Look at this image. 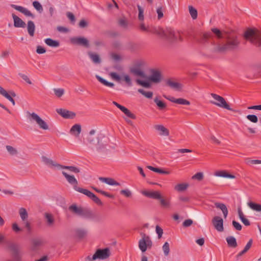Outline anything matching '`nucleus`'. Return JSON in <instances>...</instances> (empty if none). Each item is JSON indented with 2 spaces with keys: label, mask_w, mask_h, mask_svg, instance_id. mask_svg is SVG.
I'll use <instances>...</instances> for the list:
<instances>
[{
  "label": "nucleus",
  "mask_w": 261,
  "mask_h": 261,
  "mask_svg": "<svg viewBox=\"0 0 261 261\" xmlns=\"http://www.w3.org/2000/svg\"><path fill=\"white\" fill-rule=\"evenodd\" d=\"M211 33L203 35L201 39L203 45L213 53L223 54L237 49L240 41L237 35L233 32L227 33L224 36L226 42L224 44L216 43Z\"/></svg>",
  "instance_id": "nucleus-1"
},
{
  "label": "nucleus",
  "mask_w": 261,
  "mask_h": 261,
  "mask_svg": "<svg viewBox=\"0 0 261 261\" xmlns=\"http://www.w3.org/2000/svg\"><path fill=\"white\" fill-rule=\"evenodd\" d=\"M155 33L159 35L162 39L165 40L170 44H173L177 42L182 41V39L178 32H175L171 28H167L166 30L160 29L155 30Z\"/></svg>",
  "instance_id": "nucleus-2"
},
{
  "label": "nucleus",
  "mask_w": 261,
  "mask_h": 261,
  "mask_svg": "<svg viewBox=\"0 0 261 261\" xmlns=\"http://www.w3.org/2000/svg\"><path fill=\"white\" fill-rule=\"evenodd\" d=\"M68 209L72 213L85 219H94L95 218V215L92 211L87 207H78L75 204H73L69 206Z\"/></svg>",
  "instance_id": "nucleus-3"
},
{
  "label": "nucleus",
  "mask_w": 261,
  "mask_h": 261,
  "mask_svg": "<svg viewBox=\"0 0 261 261\" xmlns=\"http://www.w3.org/2000/svg\"><path fill=\"white\" fill-rule=\"evenodd\" d=\"M2 243L6 244L12 252L13 261H21L22 256L19 250V246L10 241H6L4 236L0 233V244Z\"/></svg>",
  "instance_id": "nucleus-4"
},
{
  "label": "nucleus",
  "mask_w": 261,
  "mask_h": 261,
  "mask_svg": "<svg viewBox=\"0 0 261 261\" xmlns=\"http://www.w3.org/2000/svg\"><path fill=\"white\" fill-rule=\"evenodd\" d=\"M245 39L261 48V32L256 29H248L244 35Z\"/></svg>",
  "instance_id": "nucleus-5"
},
{
  "label": "nucleus",
  "mask_w": 261,
  "mask_h": 261,
  "mask_svg": "<svg viewBox=\"0 0 261 261\" xmlns=\"http://www.w3.org/2000/svg\"><path fill=\"white\" fill-rule=\"evenodd\" d=\"M145 65V62L142 60H139L135 62L133 67L129 69V72L135 76H140L142 78H147V76L143 68Z\"/></svg>",
  "instance_id": "nucleus-6"
},
{
  "label": "nucleus",
  "mask_w": 261,
  "mask_h": 261,
  "mask_svg": "<svg viewBox=\"0 0 261 261\" xmlns=\"http://www.w3.org/2000/svg\"><path fill=\"white\" fill-rule=\"evenodd\" d=\"M27 118L31 122H36L39 127L41 129L46 130L48 129V126L46 122L42 119L36 113L27 112Z\"/></svg>",
  "instance_id": "nucleus-7"
},
{
  "label": "nucleus",
  "mask_w": 261,
  "mask_h": 261,
  "mask_svg": "<svg viewBox=\"0 0 261 261\" xmlns=\"http://www.w3.org/2000/svg\"><path fill=\"white\" fill-rule=\"evenodd\" d=\"M212 97L215 99L217 101H211V103L219 107L225 109L226 110L236 112V110L231 109L229 105L227 103L225 99L222 96L215 93H211Z\"/></svg>",
  "instance_id": "nucleus-8"
},
{
  "label": "nucleus",
  "mask_w": 261,
  "mask_h": 261,
  "mask_svg": "<svg viewBox=\"0 0 261 261\" xmlns=\"http://www.w3.org/2000/svg\"><path fill=\"white\" fill-rule=\"evenodd\" d=\"M142 238L139 241V247L142 252L146 251L147 248H151L152 246V242L149 236L144 233L141 234Z\"/></svg>",
  "instance_id": "nucleus-9"
},
{
  "label": "nucleus",
  "mask_w": 261,
  "mask_h": 261,
  "mask_svg": "<svg viewBox=\"0 0 261 261\" xmlns=\"http://www.w3.org/2000/svg\"><path fill=\"white\" fill-rule=\"evenodd\" d=\"M70 43L75 45L80 46L86 48L90 47V43L89 40L85 37L79 36L71 38Z\"/></svg>",
  "instance_id": "nucleus-10"
},
{
  "label": "nucleus",
  "mask_w": 261,
  "mask_h": 261,
  "mask_svg": "<svg viewBox=\"0 0 261 261\" xmlns=\"http://www.w3.org/2000/svg\"><path fill=\"white\" fill-rule=\"evenodd\" d=\"M111 253L108 248L98 249L93 255V259H105L110 256Z\"/></svg>",
  "instance_id": "nucleus-11"
},
{
  "label": "nucleus",
  "mask_w": 261,
  "mask_h": 261,
  "mask_svg": "<svg viewBox=\"0 0 261 261\" xmlns=\"http://www.w3.org/2000/svg\"><path fill=\"white\" fill-rule=\"evenodd\" d=\"M79 192L87 196L97 205H102L103 204L101 201L94 193L90 191L85 189H80Z\"/></svg>",
  "instance_id": "nucleus-12"
},
{
  "label": "nucleus",
  "mask_w": 261,
  "mask_h": 261,
  "mask_svg": "<svg viewBox=\"0 0 261 261\" xmlns=\"http://www.w3.org/2000/svg\"><path fill=\"white\" fill-rule=\"evenodd\" d=\"M150 73L151 75L147 77L149 81L154 83H158L161 82L162 73L160 70L154 69H151Z\"/></svg>",
  "instance_id": "nucleus-13"
},
{
  "label": "nucleus",
  "mask_w": 261,
  "mask_h": 261,
  "mask_svg": "<svg viewBox=\"0 0 261 261\" xmlns=\"http://www.w3.org/2000/svg\"><path fill=\"white\" fill-rule=\"evenodd\" d=\"M62 173L63 175L65 177L68 183L73 186L74 190L79 192V190L80 189H82V188L77 187V180L73 175H70L65 171H62Z\"/></svg>",
  "instance_id": "nucleus-14"
},
{
  "label": "nucleus",
  "mask_w": 261,
  "mask_h": 261,
  "mask_svg": "<svg viewBox=\"0 0 261 261\" xmlns=\"http://www.w3.org/2000/svg\"><path fill=\"white\" fill-rule=\"evenodd\" d=\"M211 30L212 32H207L201 35L200 38L199 40V41L201 44H203L201 42V39L202 38V36L205 34L211 33L213 35V36L215 38L214 40L216 43H220L219 42L217 41V40L220 39L222 38H224V36H223L222 32L219 29L217 28H213Z\"/></svg>",
  "instance_id": "nucleus-15"
},
{
  "label": "nucleus",
  "mask_w": 261,
  "mask_h": 261,
  "mask_svg": "<svg viewBox=\"0 0 261 261\" xmlns=\"http://www.w3.org/2000/svg\"><path fill=\"white\" fill-rule=\"evenodd\" d=\"M56 112L59 115L65 119H73L76 116V114L74 112L66 109L61 108L57 109H56Z\"/></svg>",
  "instance_id": "nucleus-16"
},
{
  "label": "nucleus",
  "mask_w": 261,
  "mask_h": 261,
  "mask_svg": "<svg viewBox=\"0 0 261 261\" xmlns=\"http://www.w3.org/2000/svg\"><path fill=\"white\" fill-rule=\"evenodd\" d=\"M212 223L217 231L222 232L224 230L223 220L220 217L215 216L212 219Z\"/></svg>",
  "instance_id": "nucleus-17"
},
{
  "label": "nucleus",
  "mask_w": 261,
  "mask_h": 261,
  "mask_svg": "<svg viewBox=\"0 0 261 261\" xmlns=\"http://www.w3.org/2000/svg\"><path fill=\"white\" fill-rule=\"evenodd\" d=\"M41 160L42 162L51 168H56L58 170H60L61 165L57 163L56 162L54 161L51 159L47 158L45 156H42Z\"/></svg>",
  "instance_id": "nucleus-18"
},
{
  "label": "nucleus",
  "mask_w": 261,
  "mask_h": 261,
  "mask_svg": "<svg viewBox=\"0 0 261 261\" xmlns=\"http://www.w3.org/2000/svg\"><path fill=\"white\" fill-rule=\"evenodd\" d=\"M10 6L13 9L23 14L26 16L31 17L32 18H35V15L32 13H31V11H30L29 10H28L27 8L23 7L17 6L14 4H11Z\"/></svg>",
  "instance_id": "nucleus-19"
},
{
  "label": "nucleus",
  "mask_w": 261,
  "mask_h": 261,
  "mask_svg": "<svg viewBox=\"0 0 261 261\" xmlns=\"http://www.w3.org/2000/svg\"><path fill=\"white\" fill-rule=\"evenodd\" d=\"M95 130L94 129H92L89 132V135L87 138V141L89 144L91 146H95L99 143V141L100 140L99 137H94L93 135L95 134Z\"/></svg>",
  "instance_id": "nucleus-20"
},
{
  "label": "nucleus",
  "mask_w": 261,
  "mask_h": 261,
  "mask_svg": "<svg viewBox=\"0 0 261 261\" xmlns=\"http://www.w3.org/2000/svg\"><path fill=\"white\" fill-rule=\"evenodd\" d=\"M164 97L166 99L169 100V101H170L172 102L175 103H177L179 105H190V102L189 101H188L184 98H175L173 96H166V95H164Z\"/></svg>",
  "instance_id": "nucleus-21"
},
{
  "label": "nucleus",
  "mask_w": 261,
  "mask_h": 261,
  "mask_svg": "<svg viewBox=\"0 0 261 261\" xmlns=\"http://www.w3.org/2000/svg\"><path fill=\"white\" fill-rule=\"evenodd\" d=\"M142 194L150 198L154 199H159L161 198V195L158 191H143L142 192Z\"/></svg>",
  "instance_id": "nucleus-22"
},
{
  "label": "nucleus",
  "mask_w": 261,
  "mask_h": 261,
  "mask_svg": "<svg viewBox=\"0 0 261 261\" xmlns=\"http://www.w3.org/2000/svg\"><path fill=\"white\" fill-rule=\"evenodd\" d=\"M166 84L171 88L177 91H179L182 88L181 84L172 80L171 79H168L166 81Z\"/></svg>",
  "instance_id": "nucleus-23"
},
{
  "label": "nucleus",
  "mask_w": 261,
  "mask_h": 261,
  "mask_svg": "<svg viewBox=\"0 0 261 261\" xmlns=\"http://www.w3.org/2000/svg\"><path fill=\"white\" fill-rule=\"evenodd\" d=\"M14 21V26L15 28H24L26 26L25 23L18 16L14 14L12 15Z\"/></svg>",
  "instance_id": "nucleus-24"
},
{
  "label": "nucleus",
  "mask_w": 261,
  "mask_h": 261,
  "mask_svg": "<svg viewBox=\"0 0 261 261\" xmlns=\"http://www.w3.org/2000/svg\"><path fill=\"white\" fill-rule=\"evenodd\" d=\"M8 93L2 87L0 86V94L6 97L9 100L11 101L13 98L12 97H15L16 96V93L12 91H10Z\"/></svg>",
  "instance_id": "nucleus-25"
},
{
  "label": "nucleus",
  "mask_w": 261,
  "mask_h": 261,
  "mask_svg": "<svg viewBox=\"0 0 261 261\" xmlns=\"http://www.w3.org/2000/svg\"><path fill=\"white\" fill-rule=\"evenodd\" d=\"M82 131L81 125L79 124L73 125L70 129V133L72 135L77 137Z\"/></svg>",
  "instance_id": "nucleus-26"
},
{
  "label": "nucleus",
  "mask_w": 261,
  "mask_h": 261,
  "mask_svg": "<svg viewBox=\"0 0 261 261\" xmlns=\"http://www.w3.org/2000/svg\"><path fill=\"white\" fill-rule=\"evenodd\" d=\"M154 128L160 132L159 135L160 136H168L169 135V130L163 125H155L154 126Z\"/></svg>",
  "instance_id": "nucleus-27"
},
{
  "label": "nucleus",
  "mask_w": 261,
  "mask_h": 261,
  "mask_svg": "<svg viewBox=\"0 0 261 261\" xmlns=\"http://www.w3.org/2000/svg\"><path fill=\"white\" fill-rule=\"evenodd\" d=\"M215 206L216 207L219 208L222 211L224 218H226L228 213V211L226 205L222 203L215 202Z\"/></svg>",
  "instance_id": "nucleus-28"
},
{
  "label": "nucleus",
  "mask_w": 261,
  "mask_h": 261,
  "mask_svg": "<svg viewBox=\"0 0 261 261\" xmlns=\"http://www.w3.org/2000/svg\"><path fill=\"white\" fill-rule=\"evenodd\" d=\"M99 179L102 182H105L108 185L111 186H119L120 184L115 181L114 179L109 177H100Z\"/></svg>",
  "instance_id": "nucleus-29"
},
{
  "label": "nucleus",
  "mask_w": 261,
  "mask_h": 261,
  "mask_svg": "<svg viewBox=\"0 0 261 261\" xmlns=\"http://www.w3.org/2000/svg\"><path fill=\"white\" fill-rule=\"evenodd\" d=\"M87 54L94 63L99 64L101 62L100 58L98 54L92 53L91 51H88Z\"/></svg>",
  "instance_id": "nucleus-30"
},
{
  "label": "nucleus",
  "mask_w": 261,
  "mask_h": 261,
  "mask_svg": "<svg viewBox=\"0 0 261 261\" xmlns=\"http://www.w3.org/2000/svg\"><path fill=\"white\" fill-rule=\"evenodd\" d=\"M44 244V241L41 238H34L32 240V249L36 250L38 247Z\"/></svg>",
  "instance_id": "nucleus-31"
},
{
  "label": "nucleus",
  "mask_w": 261,
  "mask_h": 261,
  "mask_svg": "<svg viewBox=\"0 0 261 261\" xmlns=\"http://www.w3.org/2000/svg\"><path fill=\"white\" fill-rule=\"evenodd\" d=\"M226 242L228 246L229 247L236 248L237 247L238 244L236 239L233 236H229L226 238Z\"/></svg>",
  "instance_id": "nucleus-32"
},
{
  "label": "nucleus",
  "mask_w": 261,
  "mask_h": 261,
  "mask_svg": "<svg viewBox=\"0 0 261 261\" xmlns=\"http://www.w3.org/2000/svg\"><path fill=\"white\" fill-rule=\"evenodd\" d=\"M27 30L30 36L33 37L34 35L35 25L33 21L29 20L28 22Z\"/></svg>",
  "instance_id": "nucleus-33"
},
{
  "label": "nucleus",
  "mask_w": 261,
  "mask_h": 261,
  "mask_svg": "<svg viewBox=\"0 0 261 261\" xmlns=\"http://www.w3.org/2000/svg\"><path fill=\"white\" fill-rule=\"evenodd\" d=\"M44 217L46 221L47 226H52L55 222V219L51 214L45 213L44 214Z\"/></svg>",
  "instance_id": "nucleus-34"
},
{
  "label": "nucleus",
  "mask_w": 261,
  "mask_h": 261,
  "mask_svg": "<svg viewBox=\"0 0 261 261\" xmlns=\"http://www.w3.org/2000/svg\"><path fill=\"white\" fill-rule=\"evenodd\" d=\"M44 42L47 45L53 47H57L60 45V43L59 41L53 40L49 38L45 39Z\"/></svg>",
  "instance_id": "nucleus-35"
},
{
  "label": "nucleus",
  "mask_w": 261,
  "mask_h": 261,
  "mask_svg": "<svg viewBox=\"0 0 261 261\" xmlns=\"http://www.w3.org/2000/svg\"><path fill=\"white\" fill-rule=\"evenodd\" d=\"M238 214L241 221L245 226H249L250 225L249 221L245 217V216L241 208H238Z\"/></svg>",
  "instance_id": "nucleus-36"
},
{
  "label": "nucleus",
  "mask_w": 261,
  "mask_h": 261,
  "mask_svg": "<svg viewBox=\"0 0 261 261\" xmlns=\"http://www.w3.org/2000/svg\"><path fill=\"white\" fill-rule=\"evenodd\" d=\"M95 77L99 82H100L101 84H102L106 86L113 88L115 86L114 83L107 81L106 80L101 77L99 75H96Z\"/></svg>",
  "instance_id": "nucleus-37"
},
{
  "label": "nucleus",
  "mask_w": 261,
  "mask_h": 261,
  "mask_svg": "<svg viewBox=\"0 0 261 261\" xmlns=\"http://www.w3.org/2000/svg\"><path fill=\"white\" fill-rule=\"evenodd\" d=\"M215 175L217 176L229 178H234L235 176L230 174L225 171H218L215 173Z\"/></svg>",
  "instance_id": "nucleus-38"
},
{
  "label": "nucleus",
  "mask_w": 261,
  "mask_h": 261,
  "mask_svg": "<svg viewBox=\"0 0 261 261\" xmlns=\"http://www.w3.org/2000/svg\"><path fill=\"white\" fill-rule=\"evenodd\" d=\"M74 231L76 237L80 239L84 238L87 234V231L84 229L77 228Z\"/></svg>",
  "instance_id": "nucleus-39"
},
{
  "label": "nucleus",
  "mask_w": 261,
  "mask_h": 261,
  "mask_svg": "<svg viewBox=\"0 0 261 261\" xmlns=\"http://www.w3.org/2000/svg\"><path fill=\"white\" fill-rule=\"evenodd\" d=\"M158 200H160V204L162 207L165 208H168L170 207L171 204L169 199H165L161 196V198Z\"/></svg>",
  "instance_id": "nucleus-40"
},
{
  "label": "nucleus",
  "mask_w": 261,
  "mask_h": 261,
  "mask_svg": "<svg viewBox=\"0 0 261 261\" xmlns=\"http://www.w3.org/2000/svg\"><path fill=\"white\" fill-rule=\"evenodd\" d=\"M147 168L150 170L160 173V174H169L170 172L167 171H165L163 169L159 168H155L154 167H152L151 166H147Z\"/></svg>",
  "instance_id": "nucleus-41"
},
{
  "label": "nucleus",
  "mask_w": 261,
  "mask_h": 261,
  "mask_svg": "<svg viewBox=\"0 0 261 261\" xmlns=\"http://www.w3.org/2000/svg\"><path fill=\"white\" fill-rule=\"evenodd\" d=\"M61 169H67L71 172H72L75 173H79L80 172V170L79 168L71 166H64L61 165L60 170Z\"/></svg>",
  "instance_id": "nucleus-42"
},
{
  "label": "nucleus",
  "mask_w": 261,
  "mask_h": 261,
  "mask_svg": "<svg viewBox=\"0 0 261 261\" xmlns=\"http://www.w3.org/2000/svg\"><path fill=\"white\" fill-rule=\"evenodd\" d=\"M248 205L252 210L256 212H261V204L254 203L253 202H249L248 203Z\"/></svg>",
  "instance_id": "nucleus-43"
},
{
  "label": "nucleus",
  "mask_w": 261,
  "mask_h": 261,
  "mask_svg": "<svg viewBox=\"0 0 261 261\" xmlns=\"http://www.w3.org/2000/svg\"><path fill=\"white\" fill-rule=\"evenodd\" d=\"M154 101L160 110H163L166 109L167 107L166 104L163 101L159 100L157 97L154 99Z\"/></svg>",
  "instance_id": "nucleus-44"
},
{
  "label": "nucleus",
  "mask_w": 261,
  "mask_h": 261,
  "mask_svg": "<svg viewBox=\"0 0 261 261\" xmlns=\"http://www.w3.org/2000/svg\"><path fill=\"white\" fill-rule=\"evenodd\" d=\"M189 185L188 184H179L176 185L174 187V189L178 192H182L186 190L188 187Z\"/></svg>",
  "instance_id": "nucleus-45"
},
{
  "label": "nucleus",
  "mask_w": 261,
  "mask_h": 261,
  "mask_svg": "<svg viewBox=\"0 0 261 261\" xmlns=\"http://www.w3.org/2000/svg\"><path fill=\"white\" fill-rule=\"evenodd\" d=\"M136 83L145 88H149L151 87V84L149 82V81H142L140 79H137L136 80Z\"/></svg>",
  "instance_id": "nucleus-46"
},
{
  "label": "nucleus",
  "mask_w": 261,
  "mask_h": 261,
  "mask_svg": "<svg viewBox=\"0 0 261 261\" xmlns=\"http://www.w3.org/2000/svg\"><path fill=\"white\" fill-rule=\"evenodd\" d=\"M19 213L22 221H24L28 218V214L24 208H20L19 211Z\"/></svg>",
  "instance_id": "nucleus-47"
},
{
  "label": "nucleus",
  "mask_w": 261,
  "mask_h": 261,
  "mask_svg": "<svg viewBox=\"0 0 261 261\" xmlns=\"http://www.w3.org/2000/svg\"><path fill=\"white\" fill-rule=\"evenodd\" d=\"M96 147V149L98 152H103L106 147V144H104L102 140H99V143L97 144L96 146H95Z\"/></svg>",
  "instance_id": "nucleus-48"
},
{
  "label": "nucleus",
  "mask_w": 261,
  "mask_h": 261,
  "mask_svg": "<svg viewBox=\"0 0 261 261\" xmlns=\"http://www.w3.org/2000/svg\"><path fill=\"white\" fill-rule=\"evenodd\" d=\"M121 111L123 113H124L128 117H129L131 119H136V116L125 107H124Z\"/></svg>",
  "instance_id": "nucleus-49"
},
{
  "label": "nucleus",
  "mask_w": 261,
  "mask_h": 261,
  "mask_svg": "<svg viewBox=\"0 0 261 261\" xmlns=\"http://www.w3.org/2000/svg\"><path fill=\"white\" fill-rule=\"evenodd\" d=\"M6 148L11 155H15L18 154L17 150L14 147L10 145H7Z\"/></svg>",
  "instance_id": "nucleus-50"
},
{
  "label": "nucleus",
  "mask_w": 261,
  "mask_h": 261,
  "mask_svg": "<svg viewBox=\"0 0 261 261\" xmlns=\"http://www.w3.org/2000/svg\"><path fill=\"white\" fill-rule=\"evenodd\" d=\"M138 92L142 94L143 95H144L145 97H146L147 98H151L153 95L152 92L151 91H148L146 92L144 91L142 89H139L138 90Z\"/></svg>",
  "instance_id": "nucleus-51"
},
{
  "label": "nucleus",
  "mask_w": 261,
  "mask_h": 261,
  "mask_svg": "<svg viewBox=\"0 0 261 261\" xmlns=\"http://www.w3.org/2000/svg\"><path fill=\"white\" fill-rule=\"evenodd\" d=\"M189 12L193 19H195L197 17V11L196 9L191 6H189Z\"/></svg>",
  "instance_id": "nucleus-52"
},
{
  "label": "nucleus",
  "mask_w": 261,
  "mask_h": 261,
  "mask_svg": "<svg viewBox=\"0 0 261 261\" xmlns=\"http://www.w3.org/2000/svg\"><path fill=\"white\" fill-rule=\"evenodd\" d=\"M162 249L164 255L167 256L169 255L170 252L169 244L167 242H165L162 247Z\"/></svg>",
  "instance_id": "nucleus-53"
},
{
  "label": "nucleus",
  "mask_w": 261,
  "mask_h": 261,
  "mask_svg": "<svg viewBox=\"0 0 261 261\" xmlns=\"http://www.w3.org/2000/svg\"><path fill=\"white\" fill-rule=\"evenodd\" d=\"M33 6L35 9L40 13H41L43 10L42 5L38 1H34L33 3Z\"/></svg>",
  "instance_id": "nucleus-54"
},
{
  "label": "nucleus",
  "mask_w": 261,
  "mask_h": 261,
  "mask_svg": "<svg viewBox=\"0 0 261 261\" xmlns=\"http://www.w3.org/2000/svg\"><path fill=\"white\" fill-rule=\"evenodd\" d=\"M245 163L248 165L252 164H261V160H250L247 158L245 160Z\"/></svg>",
  "instance_id": "nucleus-55"
},
{
  "label": "nucleus",
  "mask_w": 261,
  "mask_h": 261,
  "mask_svg": "<svg viewBox=\"0 0 261 261\" xmlns=\"http://www.w3.org/2000/svg\"><path fill=\"white\" fill-rule=\"evenodd\" d=\"M55 94L58 97H61L64 93V90L61 88L54 89Z\"/></svg>",
  "instance_id": "nucleus-56"
},
{
  "label": "nucleus",
  "mask_w": 261,
  "mask_h": 261,
  "mask_svg": "<svg viewBox=\"0 0 261 261\" xmlns=\"http://www.w3.org/2000/svg\"><path fill=\"white\" fill-rule=\"evenodd\" d=\"M137 8H138V9L139 11L138 19L140 20H143V19H144V15H143L144 10L139 5H137Z\"/></svg>",
  "instance_id": "nucleus-57"
},
{
  "label": "nucleus",
  "mask_w": 261,
  "mask_h": 261,
  "mask_svg": "<svg viewBox=\"0 0 261 261\" xmlns=\"http://www.w3.org/2000/svg\"><path fill=\"white\" fill-rule=\"evenodd\" d=\"M248 120L253 123H257L258 121V118L255 115H248L246 116Z\"/></svg>",
  "instance_id": "nucleus-58"
},
{
  "label": "nucleus",
  "mask_w": 261,
  "mask_h": 261,
  "mask_svg": "<svg viewBox=\"0 0 261 261\" xmlns=\"http://www.w3.org/2000/svg\"><path fill=\"white\" fill-rule=\"evenodd\" d=\"M192 178L200 181L203 178V174L202 172H197L192 176Z\"/></svg>",
  "instance_id": "nucleus-59"
},
{
  "label": "nucleus",
  "mask_w": 261,
  "mask_h": 261,
  "mask_svg": "<svg viewBox=\"0 0 261 261\" xmlns=\"http://www.w3.org/2000/svg\"><path fill=\"white\" fill-rule=\"evenodd\" d=\"M123 80L125 82L128 86H132V82L129 76L127 74H124L123 75Z\"/></svg>",
  "instance_id": "nucleus-60"
},
{
  "label": "nucleus",
  "mask_w": 261,
  "mask_h": 261,
  "mask_svg": "<svg viewBox=\"0 0 261 261\" xmlns=\"http://www.w3.org/2000/svg\"><path fill=\"white\" fill-rule=\"evenodd\" d=\"M120 194L126 197H130L132 196V192L128 189H124L120 191Z\"/></svg>",
  "instance_id": "nucleus-61"
},
{
  "label": "nucleus",
  "mask_w": 261,
  "mask_h": 261,
  "mask_svg": "<svg viewBox=\"0 0 261 261\" xmlns=\"http://www.w3.org/2000/svg\"><path fill=\"white\" fill-rule=\"evenodd\" d=\"M155 231L158 235L159 239H160L162 237L163 233V229L161 227H160L159 225H156L155 227Z\"/></svg>",
  "instance_id": "nucleus-62"
},
{
  "label": "nucleus",
  "mask_w": 261,
  "mask_h": 261,
  "mask_svg": "<svg viewBox=\"0 0 261 261\" xmlns=\"http://www.w3.org/2000/svg\"><path fill=\"white\" fill-rule=\"evenodd\" d=\"M232 224L236 230H241L242 229V225L237 221L233 220L232 222Z\"/></svg>",
  "instance_id": "nucleus-63"
},
{
  "label": "nucleus",
  "mask_w": 261,
  "mask_h": 261,
  "mask_svg": "<svg viewBox=\"0 0 261 261\" xmlns=\"http://www.w3.org/2000/svg\"><path fill=\"white\" fill-rule=\"evenodd\" d=\"M156 13L158 14V19H161L164 16L162 7H159L156 10Z\"/></svg>",
  "instance_id": "nucleus-64"
}]
</instances>
